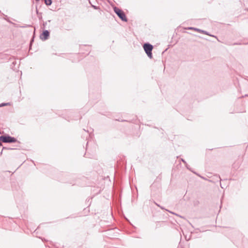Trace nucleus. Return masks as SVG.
I'll return each mask as SVG.
<instances>
[{"label":"nucleus","instance_id":"1","mask_svg":"<svg viewBox=\"0 0 248 248\" xmlns=\"http://www.w3.org/2000/svg\"><path fill=\"white\" fill-rule=\"evenodd\" d=\"M0 140L4 143H14L16 142L17 140L10 136H1Z\"/></svg>","mask_w":248,"mask_h":248},{"label":"nucleus","instance_id":"2","mask_svg":"<svg viewBox=\"0 0 248 248\" xmlns=\"http://www.w3.org/2000/svg\"><path fill=\"white\" fill-rule=\"evenodd\" d=\"M114 11L122 21H127V20L125 15L122 10L115 7L114 8Z\"/></svg>","mask_w":248,"mask_h":248},{"label":"nucleus","instance_id":"3","mask_svg":"<svg viewBox=\"0 0 248 248\" xmlns=\"http://www.w3.org/2000/svg\"><path fill=\"white\" fill-rule=\"evenodd\" d=\"M143 48L147 56L150 58L152 59L153 57L152 51L153 48V46L152 45L146 43L143 45Z\"/></svg>","mask_w":248,"mask_h":248},{"label":"nucleus","instance_id":"4","mask_svg":"<svg viewBox=\"0 0 248 248\" xmlns=\"http://www.w3.org/2000/svg\"><path fill=\"white\" fill-rule=\"evenodd\" d=\"M49 35V31L47 30H45L40 35V38L42 40H46L47 39Z\"/></svg>","mask_w":248,"mask_h":248},{"label":"nucleus","instance_id":"5","mask_svg":"<svg viewBox=\"0 0 248 248\" xmlns=\"http://www.w3.org/2000/svg\"><path fill=\"white\" fill-rule=\"evenodd\" d=\"M45 3L46 5H50L52 3L51 0H44Z\"/></svg>","mask_w":248,"mask_h":248},{"label":"nucleus","instance_id":"6","mask_svg":"<svg viewBox=\"0 0 248 248\" xmlns=\"http://www.w3.org/2000/svg\"><path fill=\"white\" fill-rule=\"evenodd\" d=\"M8 104H9V103H2V104H0V107L6 106V105H7Z\"/></svg>","mask_w":248,"mask_h":248},{"label":"nucleus","instance_id":"7","mask_svg":"<svg viewBox=\"0 0 248 248\" xmlns=\"http://www.w3.org/2000/svg\"><path fill=\"white\" fill-rule=\"evenodd\" d=\"M194 30L197 31H198L199 32H202V31H203V30H201L197 29V28L194 29Z\"/></svg>","mask_w":248,"mask_h":248},{"label":"nucleus","instance_id":"8","mask_svg":"<svg viewBox=\"0 0 248 248\" xmlns=\"http://www.w3.org/2000/svg\"><path fill=\"white\" fill-rule=\"evenodd\" d=\"M202 32L203 33H204V34H208L207 33V32L206 31H202Z\"/></svg>","mask_w":248,"mask_h":248},{"label":"nucleus","instance_id":"9","mask_svg":"<svg viewBox=\"0 0 248 248\" xmlns=\"http://www.w3.org/2000/svg\"><path fill=\"white\" fill-rule=\"evenodd\" d=\"M194 29H195V28H193V27H189V28H188L189 30H194Z\"/></svg>","mask_w":248,"mask_h":248},{"label":"nucleus","instance_id":"10","mask_svg":"<svg viewBox=\"0 0 248 248\" xmlns=\"http://www.w3.org/2000/svg\"><path fill=\"white\" fill-rule=\"evenodd\" d=\"M182 161L185 163L186 164V162L183 159H182Z\"/></svg>","mask_w":248,"mask_h":248},{"label":"nucleus","instance_id":"11","mask_svg":"<svg viewBox=\"0 0 248 248\" xmlns=\"http://www.w3.org/2000/svg\"><path fill=\"white\" fill-rule=\"evenodd\" d=\"M170 213L172 214H174V213L172 212H171V211H169Z\"/></svg>","mask_w":248,"mask_h":248},{"label":"nucleus","instance_id":"12","mask_svg":"<svg viewBox=\"0 0 248 248\" xmlns=\"http://www.w3.org/2000/svg\"><path fill=\"white\" fill-rule=\"evenodd\" d=\"M2 145L1 143L0 142V146Z\"/></svg>","mask_w":248,"mask_h":248},{"label":"nucleus","instance_id":"13","mask_svg":"<svg viewBox=\"0 0 248 248\" xmlns=\"http://www.w3.org/2000/svg\"><path fill=\"white\" fill-rule=\"evenodd\" d=\"M160 208H161V209H164V208H163V207H160Z\"/></svg>","mask_w":248,"mask_h":248},{"label":"nucleus","instance_id":"14","mask_svg":"<svg viewBox=\"0 0 248 248\" xmlns=\"http://www.w3.org/2000/svg\"><path fill=\"white\" fill-rule=\"evenodd\" d=\"M156 204L157 205V206H160L158 204Z\"/></svg>","mask_w":248,"mask_h":248},{"label":"nucleus","instance_id":"15","mask_svg":"<svg viewBox=\"0 0 248 248\" xmlns=\"http://www.w3.org/2000/svg\"><path fill=\"white\" fill-rule=\"evenodd\" d=\"M36 1H39V0H36Z\"/></svg>","mask_w":248,"mask_h":248}]
</instances>
